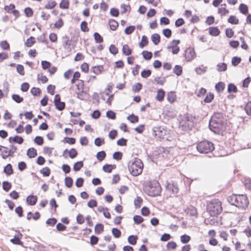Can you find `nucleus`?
Segmentation results:
<instances>
[{"mask_svg": "<svg viewBox=\"0 0 251 251\" xmlns=\"http://www.w3.org/2000/svg\"><path fill=\"white\" fill-rule=\"evenodd\" d=\"M226 119L222 112H215L209 123V129L214 133L219 134L224 130Z\"/></svg>", "mask_w": 251, "mask_h": 251, "instance_id": "f257e3e1", "label": "nucleus"}, {"mask_svg": "<svg viewBox=\"0 0 251 251\" xmlns=\"http://www.w3.org/2000/svg\"><path fill=\"white\" fill-rule=\"evenodd\" d=\"M187 214L191 216H196L197 210L195 207L191 206L188 208Z\"/></svg>", "mask_w": 251, "mask_h": 251, "instance_id": "bb28decb", "label": "nucleus"}, {"mask_svg": "<svg viewBox=\"0 0 251 251\" xmlns=\"http://www.w3.org/2000/svg\"><path fill=\"white\" fill-rule=\"evenodd\" d=\"M56 2L55 1H49L45 6L47 9H51L53 8L56 5Z\"/></svg>", "mask_w": 251, "mask_h": 251, "instance_id": "6e6d98bb", "label": "nucleus"}, {"mask_svg": "<svg viewBox=\"0 0 251 251\" xmlns=\"http://www.w3.org/2000/svg\"><path fill=\"white\" fill-rule=\"evenodd\" d=\"M103 70V66L101 65H99V66H97L93 67L91 68V71L92 72H93L94 74H95L96 75H99L101 73V72Z\"/></svg>", "mask_w": 251, "mask_h": 251, "instance_id": "412c9836", "label": "nucleus"}, {"mask_svg": "<svg viewBox=\"0 0 251 251\" xmlns=\"http://www.w3.org/2000/svg\"><path fill=\"white\" fill-rule=\"evenodd\" d=\"M219 72H224L227 69V65L225 63H220L217 65Z\"/></svg>", "mask_w": 251, "mask_h": 251, "instance_id": "58836bf2", "label": "nucleus"}, {"mask_svg": "<svg viewBox=\"0 0 251 251\" xmlns=\"http://www.w3.org/2000/svg\"><path fill=\"white\" fill-rule=\"evenodd\" d=\"M104 230V226L102 224H97L95 227V232L97 234H100Z\"/></svg>", "mask_w": 251, "mask_h": 251, "instance_id": "a878e982", "label": "nucleus"}, {"mask_svg": "<svg viewBox=\"0 0 251 251\" xmlns=\"http://www.w3.org/2000/svg\"><path fill=\"white\" fill-rule=\"evenodd\" d=\"M35 42V40L34 37L32 36H30L29 38H28L25 42V45L27 47H31Z\"/></svg>", "mask_w": 251, "mask_h": 251, "instance_id": "79ce46f5", "label": "nucleus"}, {"mask_svg": "<svg viewBox=\"0 0 251 251\" xmlns=\"http://www.w3.org/2000/svg\"><path fill=\"white\" fill-rule=\"evenodd\" d=\"M34 142L38 145L41 146L44 143V139L42 136H37L34 138Z\"/></svg>", "mask_w": 251, "mask_h": 251, "instance_id": "603ef678", "label": "nucleus"}, {"mask_svg": "<svg viewBox=\"0 0 251 251\" xmlns=\"http://www.w3.org/2000/svg\"><path fill=\"white\" fill-rule=\"evenodd\" d=\"M94 39L96 43H100L103 42V38L101 36L98 32H95L94 34Z\"/></svg>", "mask_w": 251, "mask_h": 251, "instance_id": "09e8293b", "label": "nucleus"}, {"mask_svg": "<svg viewBox=\"0 0 251 251\" xmlns=\"http://www.w3.org/2000/svg\"><path fill=\"white\" fill-rule=\"evenodd\" d=\"M215 89L218 93H222L225 88V84L222 81L216 83L215 86Z\"/></svg>", "mask_w": 251, "mask_h": 251, "instance_id": "2eb2a0df", "label": "nucleus"}, {"mask_svg": "<svg viewBox=\"0 0 251 251\" xmlns=\"http://www.w3.org/2000/svg\"><path fill=\"white\" fill-rule=\"evenodd\" d=\"M173 73L177 76H180L182 73V68L181 66L176 65L173 69Z\"/></svg>", "mask_w": 251, "mask_h": 251, "instance_id": "393cba45", "label": "nucleus"}, {"mask_svg": "<svg viewBox=\"0 0 251 251\" xmlns=\"http://www.w3.org/2000/svg\"><path fill=\"white\" fill-rule=\"evenodd\" d=\"M167 100L171 103L173 102L176 99V95L174 92H169L167 93Z\"/></svg>", "mask_w": 251, "mask_h": 251, "instance_id": "b1692460", "label": "nucleus"}, {"mask_svg": "<svg viewBox=\"0 0 251 251\" xmlns=\"http://www.w3.org/2000/svg\"><path fill=\"white\" fill-rule=\"evenodd\" d=\"M191 240L190 236L187 234H184L180 236V241L183 244H186L188 243Z\"/></svg>", "mask_w": 251, "mask_h": 251, "instance_id": "a19ab883", "label": "nucleus"}, {"mask_svg": "<svg viewBox=\"0 0 251 251\" xmlns=\"http://www.w3.org/2000/svg\"><path fill=\"white\" fill-rule=\"evenodd\" d=\"M15 8V6L14 4L11 3L9 5H5L4 6V9L7 13H11L12 11L14 10Z\"/></svg>", "mask_w": 251, "mask_h": 251, "instance_id": "338daca9", "label": "nucleus"}, {"mask_svg": "<svg viewBox=\"0 0 251 251\" xmlns=\"http://www.w3.org/2000/svg\"><path fill=\"white\" fill-rule=\"evenodd\" d=\"M197 149L201 153H208L214 150V146L211 142L204 140L197 144Z\"/></svg>", "mask_w": 251, "mask_h": 251, "instance_id": "423d86ee", "label": "nucleus"}, {"mask_svg": "<svg viewBox=\"0 0 251 251\" xmlns=\"http://www.w3.org/2000/svg\"><path fill=\"white\" fill-rule=\"evenodd\" d=\"M3 172L5 173L7 176H10L13 173V170L12 165L10 164H8L5 167H4Z\"/></svg>", "mask_w": 251, "mask_h": 251, "instance_id": "f3484780", "label": "nucleus"}, {"mask_svg": "<svg viewBox=\"0 0 251 251\" xmlns=\"http://www.w3.org/2000/svg\"><path fill=\"white\" fill-rule=\"evenodd\" d=\"M83 166V163L82 161L75 162L73 167V169L75 171H79Z\"/></svg>", "mask_w": 251, "mask_h": 251, "instance_id": "2f4dec72", "label": "nucleus"}, {"mask_svg": "<svg viewBox=\"0 0 251 251\" xmlns=\"http://www.w3.org/2000/svg\"><path fill=\"white\" fill-rule=\"evenodd\" d=\"M31 93L34 96L39 95L41 93V90L39 88L33 87L30 90Z\"/></svg>", "mask_w": 251, "mask_h": 251, "instance_id": "e2e57ef3", "label": "nucleus"}, {"mask_svg": "<svg viewBox=\"0 0 251 251\" xmlns=\"http://www.w3.org/2000/svg\"><path fill=\"white\" fill-rule=\"evenodd\" d=\"M127 119L131 123H135L138 122L139 118L137 116H135L133 114H131L127 116Z\"/></svg>", "mask_w": 251, "mask_h": 251, "instance_id": "473e14b6", "label": "nucleus"}, {"mask_svg": "<svg viewBox=\"0 0 251 251\" xmlns=\"http://www.w3.org/2000/svg\"><path fill=\"white\" fill-rule=\"evenodd\" d=\"M12 185L10 182L7 181H4L2 182V188L6 192H8L11 188Z\"/></svg>", "mask_w": 251, "mask_h": 251, "instance_id": "e433bc0d", "label": "nucleus"}, {"mask_svg": "<svg viewBox=\"0 0 251 251\" xmlns=\"http://www.w3.org/2000/svg\"><path fill=\"white\" fill-rule=\"evenodd\" d=\"M228 202L238 207L245 208L248 206L249 201L245 195L233 194L227 198Z\"/></svg>", "mask_w": 251, "mask_h": 251, "instance_id": "f03ea898", "label": "nucleus"}, {"mask_svg": "<svg viewBox=\"0 0 251 251\" xmlns=\"http://www.w3.org/2000/svg\"><path fill=\"white\" fill-rule=\"evenodd\" d=\"M111 231L113 235L116 238H118L121 236V231L117 228H113Z\"/></svg>", "mask_w": 251, "mask_h": 251, "instance_id": "ea45409f", "label": "nucleus"}, {"mask_svg": "<svg viewBox=\"0 0 251 251\" xmlns=\"http://www.w3.org/2000/svg\"><path fill=\"white\" fill-rule=\"evenodd\" d=\"M166 190L171 195L177 194L179 191L177 185L176 183L168 182L166 185Z\"/></svg>", "mask_w": 251, "mask_h": 251, "instance_id": "6e6552de", "label": "nucleus"}, {"mask_svg": "<svg viewBox=\"0 0 251 251\" xmlns=\"http://www.w3.org/2000/svg\"><path fill=\"white\" fill-rule=\"evenodd\" d=\"M109 25L112 30H116L119 25L118 23L114 19H110L109 21Z\"/></svg>", "mask_w": 251, "mask_h": 251, "instance_id": "6ab92c4d", "label": "nucleus"}, {"mask_svg": "<svg viewBox=\"0 0 251 251\" xmlns=\"http://www.w3.org/2000/svg\"><path fill=\"white\" fill-rule=\"evenodd\" d=\"M143 164L141 160L134 158L128 163V169L133 176H137L141 174L143 171Z\"/></svg>", "mask_w": 251, "mask_h": 251, "instance_id": "39448f33", "label": "nucleus"}, {"mask_svg": "<svg viewBox=\"0 0 251 251\" xmlns=\"http://www.w3.org/2000/svg\"><path fill=\"white\" fill-rule=\"evenodd\" d=\"M194 119V117H193L192 115L187 113L184 115L183 118L182 120L183 122H188V125H187V127H193Z\"/></svg>", "mask_w": 251, "mask_h": 251, "instance_id": "9d476101", "label": "nucleus"}, {"mask_svg": "<svg viewBox=\"0 0 251 251\" xmlns=\"http://www.w3.org/2000/svg\"><path fill=\"white\" fill-rule=\"evenodd\" d=\"M12 99L16 102L18 103L22 102L24 100L23 98L20 97L18 94H13L12 95Z\"/></svg>", "mask_w": 251, "mask_h": 251, "instance_id": "a18cd8bd", "label": "nucleus"}, {"mask_svg": "<svg viewBox=\"0 0 251 251\" xmlns=\"http://www.w3.org/2000/svg\"><path fill=\"white\" fill-rule=\"evenodd\" d=\"M106 154L105 152L103 151H99L97 153L96 157H97V159L99 161H102V160H103L104 159V158L106 157Z\"/></svg>", "mask_w": 251, "mask_h": 251, "instance_id": "c85d7f7f", "label": "nucleus"}, {"mask_svg": "<svg viewBox=\"0 0 251 251\" xmlns=\"http://www.w3.org/2000/svg\"><path fill=\"white\" fill-rule=\"evenodd\" d=\"M137 239L138 237L137 235H131L127 238V241L129 244L134 245L136 244Z\"/></svg>", "mask_w": 251, "mask_h": 251, "instance_id": "5701e85b", "label": "nucleus"}, {"mask_svg": "<svg viewBox=\"0 0 251 251\" xmlns=\"http://www.w3.org/2000/svg\"><path fill=\"white\" fill-rule=\"evenodd\" d=\"M213 99L214 94L209 92L208 94H207L203 100L206 103H209L211 102Z\"/></svg>", "mask_w": 251, "mask_h": 251, "instance_id": "3c124183", "label": "nucleus"}, {"mask_svg": "<svg viewBox=\"0 0 251 251\" xmlns=\"http://www.w3.org/2000/svg\"><path fill=\"white\" fill-rule=\"evenodd\" d=\"M94 143L96 146L100 147L104 143V140L103 138L97 137L95 139Z\"/></svg>", "mask_w": 251, "mask_h": 251, "instance_id": "0e129e2a", "label": "nucleus"}, {"mask_svg": "<svg viewBox=\"0 0 251 251\" xmlns=\"http://www.w3.org/2000/svg\"><path fill=\"white\" fill-rule=\"evenodd\" d=\"M135 27L134 25H130L125 29V33L127 35L131 34L135 30Z\"/></svg>", "mask_w": 251, "mask_h": 251, "instance_id": "bf43d9fd", "label": "nucleus"}, {"mask_svg": "<svg viewBox=\"0 0 251 251\" xmlns=\"http://www.w3.org/2000/svg\"><path fill=\"white\" fill-rule=\"evenodd\" d=\"M151 39L155 45H158L160 42V35L157 33H154L151 36Z\"/></svg>", "mask_w": 251, "mask_h": 251, "instance_id": "a211bd4d", "label": "nucleus"}, {"mask_svg": "<svg viewBox=\"0 0 251 251\" xmlns=\"http://www.w3.org/2000/svg\"><path fill=\"white\" fill-rule=\"evenodd\" d=\"M245 110L248 115H251V101H249L246 104Z\"/></svg>", "mask_w": 251, "mask_h": 251, "instance_id": "774afa93", "label": "nucleus"}, {"mask_svg": "<svg viewBox=\"0 0 251 251\" xmlns=\"http://www.w3.org/2000/svg\"><path fill=\"white\" fill-rule=\"evenodd\" d=\"M69 6V1L68 0H62L59 4V7L62 9H68Z\"/></svg>", "mask_w": 251, "mask_h": 251, "instance_id": "37998d69", "label": "nucleus"}, {"mask_svg": "<svg viewBox=\"0 0 251 251\" xmlns=\"http://www.w3.org/2000/svg\"><path fill=\"white\" fill-rule=\"evenodd\" d=\"M209 34L213 36H218L220 33V31L217 27H210L209 28Z\"/></svg>", "mask_w": 251, "mask_h": 251, "instance_id": "4468645a", "label": "nucleus"}, {"mask_svg": "<svg viewBox=\"0 0 251 251\" xmlns=\"http://www.w3.org/2000/svg\"><path fill=\"white\" fill-rule=\"evenodd\" d=\"M69 156L71 158H74L77 155V151L75 148H72L69 151Z\"/></svg>", "mask_w": 251, "mask_h": 251, "instance_id": "4d7b16f0", "label": "nucleus"}, {"mask_svg": "<svg viewBox=\"0 0 251 251\" xmlns=\"http://www.w3.org/2000/svg\"><path fill=\"white\" fill-rule=\"evenodd\" d=\"M133 219L134 222L136 224H140L142 223L144 221V219L141 216L135 215L134 216Z\"/></svg>", "mask_w": 251, "mask_h": 251, "instance_id": "680f3d73", "label": "nucleus"}, {"mask_svg": "<svg viewBox=\"0 0 251 251\" xmlns=\"http://www.w3.org/2000/svg\"><path fill=\"white\" fill-rule=\"evenodd\" d=\"M151 71L150 70L144 69L141 73V75L143 78H147L151 75Z\"/></svg>", "mask_w": 251, "mask_h": 251, "instance_id": "5fc2aeb1", "label": "nucleus"}, {"mask_svg": "<svg viewBox=\"0 0 251 251\" xmlns=\"http://www.w3.org/2000/svg\"><path fill=\"white\" fill-rule=\"evenodd\" d=\"M148 44V39L146 36L143 35L142 37L141 42L139 43V47L141 48H143L145 46H147Z\"/></svg>", "mask_w": 251, "mask_h": 251, "instance_id": "72a5a7b5", "label": "nucleus"}, {"mask_svg": "<svg viewBox=\"0 0 251 251\" xmlns=\"http://www.w3.org/2000/svg\"><path fill=\"white\" fill-rule=\"evenodd\" d=\"M122 51L125 55H129L132 53V50L129 48L128 45H124L123 46Z\"/></svg>", "mask_w": 251, "mask_h": 251, "instance_id": "4be33fe9", "label": "nucleus"}, {"mask_svg": "<svg viewBox=\"0 0 251 251\" xmlns=\"http://www.w3.org/2000/svg\"><path fill=\"white\" fill-rule=\"evenodd\" d=\"M143 201L142 199L139 196H137L136 199H135L134 201V204L136 208H140L141 207V204Z\"/></svg>", "mask_w": 251, "mask_h": 251, "instance_id": "4c0bfd02", "label": "nucleus"}, {"mask_svg": "<svg viewBox=\"0 0 251 251\" xmlns=\"http://www.w3.org/2000/svg\"><path fill=\"white\" fill-rule=\"evenodd\" d=\"M238 91L237 87L233 83H229L227 86V92L229 93H236Z\"/></svg>", "mask_w": 251, "mask_h": 251, "instance_id": "cd10ccee", "label": "nucleus"}, {"mask_svg": "<svg viewBox=\"0 0 251 251\" xmlns=\"http://www.w3.org/2000/svg\"><path fill=\"white\" fill-rule=\"evenodd\" d=\"M206 210L211 216H217L223 210L222 202L216 199L211 200L207 203Z\"/></svg>", "mask_w": 251, "mask_h": 251, "instance_id": "20e7f679", "label": "nucleus"}, {"mask_svg": "<svg viewBox=\"0 0 251 251\" xmlns=\"http://www.w3.org/2000/svg\"><path fill=\"white\" fill-rule=\"evenodd\" d=\"M54 103L55 108L59 111H62L65 107V103L60 100H55Z\"/></svg>", "mask_w": 251, "mask_h": 251, "instance_id": "f8f14e48", "label": "nucleus"}, {"mask_svg": "<svg viewBox=\"0 0 251 251\" xmlns=\"http://www.w3.org/2000/svg\"><path fill=\"white\" fill-rule=\"evenodd\" d=\"M143 189L146 194L151 197L159 195L161 191V186L156 180L149 182L144 186Z\"/></svg>", "mask_w": 251, "mask_h": 251, "instance_id": "7ed1b4c3", "label": "nucleus"}, {"mask_svg": "<svg viewBox=\"0 0 251 251\" xmlns=\"http://www.w3.org/2000/svg\"><path fill=\"white\" fill-rule=\"evenodd\" d=\"M227 22L232 25H237L239 23V20L235 16H230L227 20Z\"/></svg>", "mask_w": 251, "mask_h": 251, "instance_id": "f704fd0d", "label": "nucleus"}, {"mask_svg": "<svg viewBox=\"0 0 251 251\" xmlns=\"http://www.w3.org/2000/svg\"><path fill=\"white\" fill-rule=\"evenodd\" d=\"M10 241L14 244L23 246V243L20 240L19 237L14 236L13 238L10 240Z\"/></svg>", "mask_w": 251, "mask_h": 251, "instance_id": "49530a36", "label": "nucleus"}, {"mask_svg": "<svg viewBox=\"0 0 251 251\" xmlns=\"http://www.w3.org/2000/svg\"><path fill=\"white\" fill-rule=\"evenodd\" d=\"M24 12H25V16L27 17H32L33 15V11L32 9L30 7H26L24 10Z\"/></svg>", "mask_w": 251, "mask_h": 251, "instance_id": "052dcab7", "label": "nucleus"}, {"mask_svg": "<svg viewBox=\"0 0 251 251\" xmlns=\"http://www.w3.org/2000/svg\"><path fill=\"white\" fill-rule=\"evenodd\" d=\"M80 29L83 32H88L89 28L87 26V23L85 21H83L80 24Z\"/></svg>", "mask_w": 251, "mask_h": 251, "instance_id": "69168bd1", "label": "nucleus"}, {"mask_svg": "<svg viewBox=\"0 0 251 251\" xmlns=\"http://www.w3.org/2000/svg\"><path fill=\"white\" fill-rule=\"evenodd\" d=\"M241 61V58L239 57L234 56L231 60L232 65L234 66H237Z\"/></svg>", "mask_w": 251, "mask_h": 251, "instance_id": "13d9d810", "label": "nucleus"}, {"mask_svg": "<svg viewBox=\"0 0 251 251\" xmlns=\"http://www.w3.org/2000/svg\"><path fill=\"white\" fill-rule=\"evenodd\" d=\"M17 72L21 75H24L25 74L24 67L22 65L18 64L16 66Z\"/></svg>", "mask_w": 251, "mask_h": 251, "instance_id": "8fccbe9b", "label": "nucleus"}, {"mask_svg": "<svg viewBox=\"0 0 251 251\" xmlns=\"http://www.w3.org/2000/svg\"><path fill=\"white\" fill-rule=\"evenodd\" d=\"M239 10L240 12L244 15L247 14L249 11L248 6L244 3H241L240 4L239 7Z\"/></svg>", "mask_w": 251, "mask_h": 251, "instance_id": "aec40b11", "label": "nucleus"}, {"mask_svg": "<svg viewBox=\"0 0 251 251\" xmlns=\"http://www.w3.org/2000/svg\"><path fill=\"white\" fill-rule=\"evenodd\" d=\"M65 186L68 188H71L73 184V180L71 177L67 176L65 178Z\"/></svg>", "mask_w": 251, "mask_h": 251, "instance_id": "c9c22d12", "label": "nucleus"}, {"mask_svg": "<svg viewBox=\"0 0 251 251\" xmlns=\"http://www.w3.org/2000/svg\"><path fill=\"white\" fill-rule=\"evenodd\" d=\"M142 54L144 59L147 60H150L152 56V52L147 50L143 51Z\"/></svg>", "mask_w": 251, "mask_h": 251, "instance_id": "c756f323", "label": "nucleus"}, {"mask_svg": "<svg viewBox=\"0 0 251 251\" xmlns=\"http://www.w3.org/2000/svg\"><path fill=\"white\" fill-rule=\"evenodd\" d=\"M26 154L30 158H34L37 155V151L34 148H29L27 151Z\"/></svg>", "mask_w": 251, "mask_h": 251, "instance_id": "ddd939ff", "label": "nucleus"}, {"mask_svg": "<svg viewBox=\"0 0 251 251\" xmlns=\"http://www.w3.org/2000/svg\"><path fill=\"white\" fill-rule=\"evenodd\" d=\"M10 147L12 148L10 150H8V148L6 147H2L4 149L1 154V157L3 159H6L9 156L13 157V154L16 151L17 148L15 145H11Z\"/></svg>", "mask_w": 251, "mask_h": 251, "instance_id": "0eeeda50", "label": "nucleus"}, {"mask_svg": "<svg viewBox=\"0 0 251 251\" xmlns=\"http://www.w3.org/2000/svg\"><path fill=\"white\" fill-rule=\"evenodd\" d=\"M167 49H172V52L174 54H177L179 51V50H180V48L179 47L174 46V45H171L168 46L167 47Z\"/></svg>", "mask_w": 251, "mask_h": 251, "instance_id": "c03bdc74", "label": "nucleus"}, {"mask_svg": "<svg viewBox=\"0 0 251 251\" xmlns=\"http://www.w3.org/2000/svg\"><path fill=\"white\" fill-rule=\"evenodd\" d=\"M38 198L36 196L30 195L26 198V202L29 205H35L37 201Z\"/></svg>", "mask_w": 251, "mask_h": 251, "instance_id": "9b49d317", "label": "nucleus"}, {"mask_svg": "<svg viewBox=\"0 0 251 251\" xmlns=\"http://www.w3.org/2000/svg\"><path fill=\"white\" fill-rule=\"evenodd\" d=\"M87 96L88 94L84 91H79L77 93V98L81 100L87 99Z\"/></svg>", "mask_w": 251, "mask_h": 251, "instance_id": "de8ad7c7", "label": "nucleus"}, {"mask_svg": "<svg viewBox=\"0 0 251 251\" xmlns=\"http://www.w3.org/2000/svg\"><path fill=\"white\" fill-rule=\"evenodd\" d=\"M195 56V52L194 48H189L185 50V56L188 61L194 59Z\"/></svg>", "mask_w": 251, "mask_h": 251, "instance_id": "1a4fd4ad", "label": "nucleus"}, {"mask_svg": "<svg viewBox=\"0 0 251 251\" xmlns=\"http://www.w3.org/2000/svg\"><path fill=\"white\" fill-rule=\"evenodd\" d=\"M40 173L44 176H48L50 174V170L49 168L46 167L40 170Z\"/></svg>", "mask_w": 251, "mask_h": 251, "instance_id": "864d4df0", "label": "nucleus"}, {"mask_svg": "<svg viewBox=\"0 0 251 251\" xmlns=\"http://www.w3.org/2000/svg\"><path fill=\"white\" fill-rule=\"evenodd\" d=\"M142 88V84L139 82L133 85L132 87V91L135 93L139 92Z\"/></svg>", "mask_w": 251, "mask_h": 251, "instance_id": "7c9ffc66", "label": "nucleus"}, {"mask_svg": "<svg viewBox=\"0 0 251 251\" xmlns=\"http://www.w3.org/2000/svg\"><path fill=\"white\" fill-rule=\"evenodd\" d=\"M165 96V92L162 89L158 90L157 92V95L156 99L159 101H161L163 100Z\"/></svg>", "mask_w": 251, "mask_h": 251, "instance_id": "dca6fc26", "label": "nucleus"}]
</instances>
